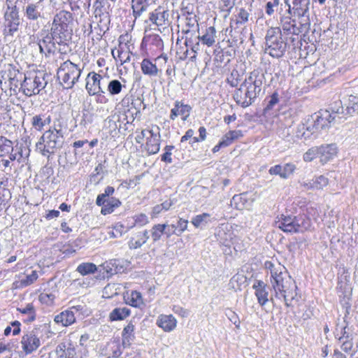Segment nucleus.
Returning <instances> with one entry per match:
<instances>
[{"instance_id":"9b49d317","label":"nucleus","mask_w":358,"mask_h":358,"mask_svg":"<svg viewBox=\"0 0 358 358\" xmlns=\"http://www.w3.org/2000/svg\"><path fill=\"white\" fill-rule=\"evenodd\" d=\"M103 76L94 71L90 72L86 77L85 88L90 96L101 95L104 93L102 85Z\"/></svg>"},{"instance_id":"79ce46f5","label":"nucleus","mask_w":358,"mask_h":358,"mask_svg":"<svg viewBox=\"0 0 358 358\" xmlns=\"http://www.w3.org/2000/svg\"><path fill=\"white\" fill-rule=\"evenodd\" d=\"M346 114L352 115L358 114V96L350 95L348 99V105L346 108Z\"/></svg>"},{"instance_id":"bf43d9fd","label":"nucleus","mask_w":358,"mask_h":358,"mask_svg":"<svg viewBox=\"0 0 358 358\" xmlns=\"http://www.w3.org/2000/svg\"><path fill=\"white\" fill-rule=\"evenodd\" d=\"M248 13L244 8H241L237 15V23L243 24L246 22L248 20Z\"/></svg>"},{"instance_id":"9d476101","label":"nucleus","mask_w":358,"mask_h":358,"mask_svg":"<svg viewBox=\"0 0 358 358\" xmlns=\"http://www.w3.org/2000/svg\"><path fill=\"white\" fill-rule=\"evenodd\" d=\"M8 157L11 161L17 160L23 157L22 150L20 148L17 153L14 152V146L13 142L5 136H0V157Z\"/></svg>"},{"instance_id":"4c0bfd02","label":"nucleus","mask_w":358,"mask_h":358,"mask_svg":"<svg viewBox=\"0 0 358 358\" xmlns=\"http://www.w3.org/2000/svg\"><path fill=\"white\" fill-rule=\"evenodd\" d=\"M121 202L119 199L111 197L107 199V201L102 206L101 213L103 215H108L112 213L114 210L119 207Z\"/></svg>"},{"instance_id":"e433bc0d","label":"nucleus","mask_w":358,"mask_h":358,"mask_svg":"<svg viewBox=\"0 0 358 358\" xmlns=\"http://www.w3.org/2000/svg\"><path fill=\"white\" fill-rule=\"evenodd\" d=\"M130 313V310L126 307L115 308L110 312L109 317L112 321L122 320L127 317Z\"/></svg>"},{"instance_id":"cd10ccee","label":"nucleus","mask_w":358,"mask_h":358,"mask_svg":"<svg viewBox=\"0 0 358 358\" xmlns=\"http://www.w3.org/2000/svg\"><path fill=\"white\" fill-rule=\"evenodd\" d=\"M150 236L148 235V231L144 230L143 231L138 232L134 237H132L129 241V248L130 249H138L144 245Z\"/></svg>"},{"instance_id":"c03bdc74","label":"nucleus","mask_w":358,"mask_h":358,"mask_svg":"<svg viewBox=\"0 0 358 358\" xmlns=\"http://www.w3.org/2000/svg\"><path fill=\"white\" fill-rule=\"evenodd\" d=\"M185 24L187 28L186 29H183V31L186 34H189L192 31L199 29V24L195 15L189 14V16L186 17Z\"/></svg>"},{"instance_id":"a19ab883","label":"nucleus","mask_w":358,"mask_h":358,"mask_svg":"<svg viewBox=\"0 0 358 358\" xmlns=\"http://www.w3.org/2000/svg\"><path fill=\"white\" fill-rule=\"evenodd\" d=\"M124 87L120 80L114 79L108 83L107 90L110 95L115 96L120 94Z\"/></svg>"},{"instance_id":"864d4df0","label":"nucleus","mask_w":358,"mask_h":358,"mask_svg":"<svg viewBox=\"0 0 358 358\" xmlns=\"http://www.w3.org/2000/svg\"><path fill=\"white\" fill-rule=\"evenodd\" d=\"M55 296L52 293L43 292L39 295V300L41 303L47 305H51L53 303Z\"/></svg>"},{"instance_id":"de8ad7c7","label":"nucleus","mask_w":358,"mask_h":358,"mask_svg":"<svg viewBox=\"0 0 358 358\" xmlns=\"http://www.w3.org/2000/svg\"><path fill=\"white\" fill-rule=\"evenodd\" d=\"M308 20H309L308 18H307L304 22H301L300 27H296V24L294 23L292 27L291 31H288V33H290V34H292L294 35H299L300 33H301L303 31H308L309 26H310V23L308 22Z\"/></svg>"},{"instance_id":"2f4dec72","label":"nucleus","mask_w":358,"mask_h":358,"mask_svg":"<svg viewBox=\"0 0 358 358\" xmlns=\"http://www.w3.org/2000/svg\"><path fill=\"white\" fill-rule=\"evenodd\" d=\"M198 38L203 45L208 47L212 46L215 43L216 30L214 27H209L206 29L203 36H199Z\"/></svg>"},{"instance_id":"f3484780","label":"nucleus","mask_w":358,"mask_h":358,"mask_svg":"<svg viewBox=\"0 0 358 358\" xmlns=\"http://www.w3.org/2000/svg\"><path fill=\"white\" fill-rule=\"evenodd\" d=\"M159 128L157 127L155 132H150V136L146 140L145 149L149 155H155L159 151L160 149V134Z\"/></svg>"},{"instance_id":"58836bf2","label":"nucleus","mask_w":358,"mask_h":358,"mask_svg":"<svg viewBox=\"0 0 358 358\" xmlns=\"http://www.w3.org/2000/svg\"><path fill=\"white\" fill-rule=\"evenodd\" d=\"M191 222L196 228H203L211 222L210 215L206 213L197 215L192 219Z\"/></svg>"},{"instance_id":"a18cd8bd","label":"nucleus","mask_w":358,"mask_h":358,"mask_svg":"<svg viewBox=\"0 0 358 358\" xmlns=\"http://www.w3.org/2000/svg\"><path fill=\"white\" fill-rule=\"evenodd\" d=\"M305 128L306 132H308V139L313 138H317L320 130L317 126V124L315 122L313 119L312 120H308L307 122L305 124Z\"/></svg>"},{"instance_id":"ddd939ff","label":"nucleus","mask_w":358,"mask_h":358,"mask_svg":"<svg viewBox=\"0 0 358 358\" xmlns=\"http://www.w3.org/2000/svg\"><path fill=\"white\" fill-rule=\"evenodd\" d=\"M6 20L8 22V32L13 35L19 29L20 19L18 9L16 6H8V11L5 14Z\"/></svg>"},{"instance_id":"6ab92c4d","label":"nucleus","mask_w":358,"mask_h":358,"mask_svg":"<svg viewBox=\"0 0 358 358\" xmlns=\"http://www.w3.org/2000/svg\"><path fill=\"white\" fill-rule=\"evenodd\" d=\"M135 322L130 320L122 331V345L124 348H129L135 338Z\"/></svg>"},{"instance_id":"f8f14e48","label":"nucleus","mask_w":358,"mask_h":358,"mask_svg":"<svg viewBox=\"0 0 358 358\" xmlns=\"http://www.w3.org/2000/svg\"><path fill=\"white\" fill-rule=\"evenodd\" d=\"M285 3L288 6L287 13L298 17L308 18V11L310 0H285Z\"/></svg>"},{"instance_id":"f257e3e1","label":"nucleus","mask_w":358,"mask_h":358,"mask_svg":"<svg viewBox=\"0 0 358 358\" xmlns=\"http://www.w3.org/2000/svg\"><path fill=\"white\" fill-rule=\"evenodd\" d=\"M274 296L285 301L287 307L293 306L297 301V286L287 271L274 280H271Z\"/></svg>"},{"instance_id":"052dcab7","label":"nucleus","mask_w":358,"mask_h":358,"mask_svg":"<svg viewBox=\"0 0 358 358\" xmlns=\"http://www.w3.org/2000/svg\"><path fill=\"white\" fill-rule=\"evenodd\" d=\"M173 145H166L165 147L166 152L162 155V161L167 162V163H171L172 159L171 157V150L173 149Z\"/></svg>"},{"instance_id":"6e6552de","label":"nucleus","mask_w":358,"mask_h":358,"mask_svg":"<svg viewBox=\"0 0 358 358\" xmlns=\"http://www.w3.org/2000/svg\"><path fill=\"white\" fill-rule=\"evenodd\" d=\"M54 36L53 32L49 33L48 31L42 30L40 33L41 38L33 35L30 37V44L36 45L41 53L48 56L56 50Z\"/></svg>"},{"instance_id":"bb28decb","label":"nucleus","mask_w":358,"mask_h":358,"mask_svg":"<svg viewBox=\"0 0 358 358\" xmlns=\"http://www.w3.org/2000/svg\"><path fill=\"white\" fill-rule=\"evenodd\" d=\"M332 116H336V121L340 122L341 120L346 119V110L343 106V103L341 100L334 101L329 105V109Z\"/></svg>"},{"instance_id":"4d7b16f0","label":"nucleus","mask_w":358,"mask_h":358,"mask_svg":"<svg viewBox=\"0 0 358 358\" xmlns=\"http://www.w3.org/2000/svg\"><path fill=\"white\" fill-rule=\"evenodd\" d=\"M281 26L284 31H291L294 20H292L290 17H282L280 20Z\"/></svg>"},{"instance_id":"ea45409f","label":"nucleus","mask_w":358,"mask_h":358,"mask_svg":"<svg viewBox=\"0 0 358 358\" xmlns=\"http://www.w3.org/2000/svg\"><path fill=\"white\" fill-rule=\"evenodd\" d=\"M243 136V133L241 130H233L227 132L222 138V144L224 146H229L235 140H237Z\"/></svg>"},{"instance_id":"412c9836","label":"nucleus","mask_w":358,"mask_h":358,"mask_svg":"<svg viewBox=\"0 0 358 358\" xmlns=\"http://www.w3.org/2000/svg\"><path fill=\"white\" fill-rule=\"evenodd\" d=\"M169 13L163 8H158L150 14V20L157 26L169 24Z\"/></svg>"},{"instance_id":"72a5a7b5","label":"nucleus","mask_w":358,"mask_h":358,"mask_svg":"<svg viewBox=\"0 0 358 358\" xmlns=\"http://www.w3.org/2000/svg\"><path fill=\"white\" fill-rule=\"evenodd\" d=\"M264 79V76L263 73H260L258 71H253L245 80L247 81V84H251L257 90L261 91Z\"/></svg>"},{"instance_id":"a878e982","label":"nucleus","mask_w":358,"mask_h":358,"mask_svg":"<svg viewBox=\"0 0 358 358\" xmlns=\"http://www.w3.org/2000/svg\"><path fill=\"white\" fill-rule=\"evenodd\" d=\"M141 69L142 73L150 78L157 77L160 73L155 63H153L150 59L145 58L141 63Z\"/></svg>"},{"instance_id":"09e8293b","label":"nucleus","mask_w":358,"mask_h":358,"mask_svg":"<svg viewBox=\"0 0 358 358\" xmlns=\"http://www.w3.org/2000/svg\"><path fill=\"white\" fill-rule=\"evenodd\" d=\"M318 147H312L308 149L303 156V159L306 162H312L314 159L319 157Z\"/></svg>"},{"instance_id":"2eb2a0df","label":"nucleus","mask_w":358,"mask_h":358,"mask_svg":"<svg viewBox=\"0 0 358 358\" xmlns=\"http://www.w3.org/2000/svg\"><path fill=\"white\" fill-rule=\"evenodd\" d=\"M318 150L319 158L322 164L332 160L338 153V148L334 143L319 146Z\"/></svg>"},{"instance_id":"8fccbe9b","label":"nucleus","mask_w":358,"mask_h":358,"mask_svg":"<svg viewBox=\"0 0 358 358\" xmlns=\"http://www.w3.org/2000/svg\"><path fill=\"white\" fill-rule=\"evenodd\" d=\"M315 190H322L329 184V179L324 176H319L313 179Z\"/></svg>"},{"instance_id":"f03ea898","label":"nucleus","mask_w":358,"mask_h":358,"mask_svg":"<svg viewBox=\"0 0 358 358\" xmlns=\"http://www.w3.org/2000/svg\"><path fill=\"white\" fill-rule=\"evenodd\" d=\"M64 141V133L61 126L57 128L55 125L45 131L36 144V150L43 156L48 158L55 154L63 146Z\"/></svg>"},{"instance_id":"603ef678","label":"nucleus","mask_w":358,"mask_h":358,"mask_svg":"<svg viewBox=\"0 0 358 358\" xmlns=\"http://www.w3.org/2000/svg\"><path fill=\"white\" fill-rule=\"evenodd\" d=\"M243 84L245 85V87L248 90V93L250 95V99L252 101V103H253L261 91L257 90V89L255 88V87H253L251 84H247V81L245 80Z\"/></svg>"},{"instance_id":"dca6fc26","label":"nucleus","mask_w":358,"mask_h":358,"mask_svg":"<svg viewBox=\"0 0 358 358\" xmlns=\"http://www.w3.org/2000/svg\"><path fill=\"white\" fill-rule=\"evenodd\" d=\"M43 1L39 0L36 3H29L24 8V15L29 20L37 21L41 17L43 10Z\"/></svg>"},{"instance_id":"69168bd1","label":"nucleus","mask_w":358,"mask_h":358,"mask_svg":"<svg viewBox=\"0 0 358 358\" xmlns=\"http://www.w3.org/2000/svg\"><path fill=\"white\" fill-rule=\"evenodd\" d=\"M236 0H221V6L223 10L230 11L235 5Z\"/></svg>"},{"instance_id":"5fc2aeb1","label":"nucleus","mask_w":358,"mask_h":358,"mask_svg":"<svg viewBox=\"0 0 358 358\" xmlns=\"http://www.w3.org/2000/svg\"><path fill=\"white\" fill-rule=\"evenodd\" d=\"M296 169V166L292 163H287L285 164L282 168V173L281 174L282 178H287L291 174L294 173Z\"/></svg>"},{"instance_id":"3c124183","label":"nucleus","mask_w":358,"mask_h":358,"mask_svg":"<svg viewBox=\"0 0 358 358\" xmlns=\"http://www.w3.org/2000/svg\"><path fill=\"white\" fill-rule=\"evenodd\" d=\"M227 83L231 86V87H236L238 85L239 82L241 80V76L240 75L239 72L234 69L232 70L231 74L227 78Z\"/></svg>"},{"instance_id":"5701e85b","label":"nucleus","mask_w":358,"mask_h":358,"mask_svg":"<svg viewBox=\"0 0 358 358\" xmlns=\"http://www.w3.org/2000/svg\"><path fill=\"white\" fill-rule=\"evenodd\" d=\"M157 324L164 331H173L177 325V320L172 315H160L157 320Z\"/></svg>"},{"instance_id":"c756f323","label":"nucleus","mask_w":358,"mask_h":358,"mask_svg":"<svg viewBox=\"0 0 358 358\" xmlns=\"http://www.w3.org/2000/svg\"><path fill=\"white\" fill-rule=\"evenodd\" d=\"M265 268L270 271L271 280H274L287 271V268L280 263H273L266 261L264 264Z\"/></svg>"},{"instance_id":"e2e57ef3","label":"nucleus","mask_w":358,"mask_h":358,"mask_svg":"<svg viewBox=\"0 0 358 358\" xmlns=\"http://www.w3.org/2000/svg\"><path fill=\"white\" fill-rule=\"evenodd\" d=\"M178 225V236H180L187 229L188 226V220L182 218H179L177 222Z\"/></svg>"},{"instance_id":"7c9ffc66","label":"nucleus","mask_w":358,"mask_h":358,"mask_svg":"<svg viewBox=\"0 0 358 358\" xmlns=\"http://www.w3.org/2000/svg\"><path fill=\"white\" fill-rule=\"evenodd\" d=\"M124 299L126 303L133 307H140L143 304L141 294L137 291H132L130 294L127 292Z\"/></svg>"},{"instance_id":"4468645a","label":"nucleus","mask_w":358,"mask_h":358,"mask_svg":"<svg viewBox=\"0 0 358 358\" xmlns=\"http://www.w3.org/2000/svg\"><path fill=\"white\" fill-rule=\"evenodd\" d=\"M312 118L320 131L327 128L331 123L337 122L336 116H332L329 110H325L315 113Z\"/></svg>"},{"instance_id":"423d86ee","label":"nucleus","mask_w":358,"mask_h":358,"mask_svg":"<svg viewBox=\"0 0 358 358\" xmlns=\"http://www.w3.org/2000/svg\"><path fill=\"white\" fill-rule=\"evenodd\" d=\"M82 71L83 68H80L79 65L67 60L61 64L57 75L64 87L66 89H71L78 81Z\"/></svg>"},{"instance_id":"37998d69","label":"nucleus","mask_w":358,"mask_h":358,"mask_svg":"<svg viewBox=\"0 0 358 358\" xmlns=\"http://www.w3.org/2000/svg\"><path fill=\"white\" fill-rule=\"evenodd\" d=\"M94 120V113L92 110L84 109L82 111L80 120L79 121L80 125L86 127L92 123Z\"/></svg>"},{"instance_id":"0eeeda50","label":"nucleus","mask_w":358,"mask_h":358,"mask_svg":"<svg viewBox=\"0 0 358 358\" xmlns=\"http://www.w3.org/2000/svg\"><path fill=\"white\" fill-rule=\"evenodd\" d=\"M72 21V13L69 11L60 10L54 16L51 31L55 34V36L58 35L59 41L57 43L59 44L66 40V34H69V25Z\"/></svg>"},{"instance_id":"4be33fe9","label":"nucleus","mask_w":358,"mask_h":358,"mask_svg":"<svg viewBox=\"0 0 358 358\" xmlns=\"http://www.w3.org/2000/svg\"><path fill=\"white\" fill-rule=\"evenodd\" d=\"M192 108L189 105L176 101L174 107L171 110L170 118L174 120L178 115H182V120H186L189 116Z\"/></svg>"},{"instance_id":"49530a36","label":"nucleus","mask_w":358,"mask_h":358,"mask_svg":"<svg viewBox=\"0 0 358 358\" xmlns=\"http://www.w3.org/2000/svg\"><path fill=\"white\" fill-rule=\"evenodd\" d=\"M76 271L85 275L94 273L96 271V266L92 263H83L77 267Z\"/></svg>"},{"instance_id":"c85d7f7f","label":"nucleus","mask_w":358,"mask_h":358,"mask_svg":"<svg viewBox=\"0 0 358 358\" xmlns=\"http://www.w3.org/2000/svg\"><path fill=\"white\" fill-rule=\"evenodd\" d=\"M51 122L50 115L45 114L36 115L31 118V125L37 131H42L45 126L48 125Z\"/></svg>"},{"instance_id":"aec40b11","label":"nucleus","mask_w":358,"mask_h":358,"mask_svg":"<svg viewBox=\"0 0 358 358\" xmlns=\"http://www.w3.org/2000/svg\"><path fill=\"white\" fill-rule=\"evenodd\" d=\"M255 291V296L261 306H264L268 301V292L266 285L262 280H258L252 285Z\"/></svg>"},{"instance_id":"6e6d98bb","label":"nucleus","mask_w":358,"mask_h":358,"mask_svg":"<svg viewBox=\"0 0 358 358\" xmlns=\"http://www.w3.org/2000/svg\"><path fill=\"white\" fill-rule=\"evenodd\" d=\"M279 0H271L266 3L265 11L268 15H272L275 12V8L279 5Z\"/></svg>"},{"instance_id":"b1692460","label":"nucleus","mask_w":358,"mask_h":358,"mask_svg":"<svg viewBox=\"0 0 358 358\" xmlns=\"http://www.w3.org/2000/svg\"><path fill=\"white\" fill-rule=\"evenodd\" d=\"M38 278V275L36 271H31L30 273L27 271L24 274L19 275V280H15L13 285L15 288L25 287L33 284Z\"/></svg>"},{"instance_id":"7ed1b4c3","label":"nucleus","mask_w":358,"mask_h":358,"mask_svg":"<svg viewBox=\"0 0 358 358\" xmlns=\"http://www.w3.org/2000/svg\"><path fill=\"white\" fill-rule=\"evenodd\" d=\"M48 75L43 71H28L21 84L22 92L27 96L38 94L48 84Z\"/></svg>"},{"instance_id":"338daca9","label":"nucleus","mask_w":358,"mask_h":358,"mask_svg":"<svg viewBox=\"0 0 358 358\" xmlns=\"http://www.w3.org/2000/svg\"><path fill=\"white\" fill-rule=\"evenodd\" d=\"M352 338L348 339L342 343L341 349L345 352H350L353 348Z\"/></svg>"},{"instance_id":"0e129e2a","label":"nucleus","mask_w":358,"mask_h":358,"mask_svg":"<svg viewBox=\"0 0 358 358\" xmlns=\"http://www.w3.org/2000/svg\"><path fill=\"white\" fill-rule=\"evenodd\" d=\"M173 311L182 317H187L189 315V310L179 306H173Z\"/></svg>"},{"instance_id":"a211bd4d","label":"nucleus","mask_w":358,"mask_h":358,"mask_svg":"<svg viewBox=\"0 0 358 358\" xmlns=\"http://www.w3.org/2000/svg\"><path fill=\"white\" fill-rule=\"evenodd\" d=\"M73 309L78 310L76 306H73L70 309L62 311L59 314L55 315L54 321L58 324H62L63 327H68L73 324L76 322V317Z\"/></svg>"},{"instance_id":"473e14b6","label":"nucleus","mask_w":358,"mask_h":358,"mask_svg":"<svg viewBox=\"0 0 358 358\" xmlns=\"http://www.w3.org/2000/svg\"><path fill=\"white\" fill-rule=\"evenodd\" d=\"M167 227L168 224H156L152 227L150 233L154 243L159 241L164 234L166 235Z\"/></svg>"},{"instance_id":"774afa93","label":"nucleus","mask_w":358,"mask_h":358,"mask_svg":"<svg viewBox=\"0 0 358 358\" xmlns=\"http://www.w3.org/2000/svg\"><path fill=\"white\" fill-rule=\"evenodd\" d=\"M117 59L122 64H124L130 60V56L127 52L117 50Z\"/></svg>"},{"instance_id":"c9c22d12","label":"nucleus","mask_w":358,"mask_h":358,"mask_svg":"<svg viewBox=\"0 0 358 358\" xmlns=\"http://www.w3.org/2000/svg\"><path fill=\"white\" fill-rule=\"evenodd\" d=\"M17 311L27 316L26 322H31L36 319V310L33 303H27L25 307L17 308Z\"/></svg>"},{"instance_id":"f704fd0d","label":"nucleus","mask_w":358,"mask_h":358,"mask_svg":"<svg viewBox=\"0 0 358 358\" xmlns=\"http://www.w3.org/2000/svg\"><path fill=\"white\" fill-rule=\"evenodd\" d=\"M148 0H131L133 15L136 19L140 17L141 14L147 10L148 6Z\"/></svg>"},{"instance_id":"1a4fd4ad","label":"nucleus","mask_w":358,"mask_h":358,"mask_svg":"<svg viewBox=\"0 0 358 358\" xmlns=\"http://www.w3.org/2000/svg\"><path fill=\"white\" fill-rule=\"evenodd\" d=\"M43 336V330L41 327H35L24 334L21 340V345L26 355L32 353L40 347Z\"/></svg>"},{"instance_id":"13d9d810","label":"nucleus","mask_w":358,"mask_h":358,"mask_svg":"<svg viewBox=\"0 0 358 358\" xmlns=\"http://www.w3.org/2000/svg\"><path fill=\"white\" fill-rule=\"evenodd\" d=\"M295 134L297 138H303L305 140L308 139V132H306L305 124L303 123L297 125Z\"/></svg>"},{"instance_id":"680f3d73","label":"nucleus","mask_w":358,"mask_h":358,"mask_svg":"<svg viewBox=\"0 0 358 358\" xmlns=\"http://www.w3.org/2000/svg\"><path fill=\"white\" fill-rule=\"evenodd\" d=\"M134 220L135 224L141 227H143L149 222L148 216L143 213L136 215Z\"/></svg>"},{"instance_id":"393cba45","label":"nucleus","mask_w":358,"mask_h":358,"mask_svg":"<svg viewBox=\"0 0 358 358\" xmlns=\"http://www.w3.org/2000/svg\"><path fill=\"white\" fill-rule=\"evenodd\" d=\"M245 87V85L241 84L240 88H238L234 94V99L236 102L243 108H246L252 103V101L250 99L248 90Z\"/></svg>"},{"instance_id":"39448f33","label":"nucleus","mask_w":358,"mask_h":358,"mask_svg":"<svg viewBox=\"0 0 358 358\" xmlns=\"http://www.w3.org/2000/svg\"><path fill=\"white\" fill-rule=\"evenodd\" d=\"M278 227L285 232L302 233L311 227L310 220L306 216H290L281 215L276 222Z\"/></svg>"},{"instance_id":"20e7f679","label":"nucleus","mask_w":358,"mask_h":358,"mask_svg":"<svg viewBox=\"0 0 358 358\" xmlns=\"http://www.w3.org/2000/svg\"><path fill=\"white\" fill-rule=\"evenodd\" d=\"M265 52L273 57H281L287 48V43L282 40L281 29L279 27H271L265 37Z\"/></svg>"}]
</instances>
